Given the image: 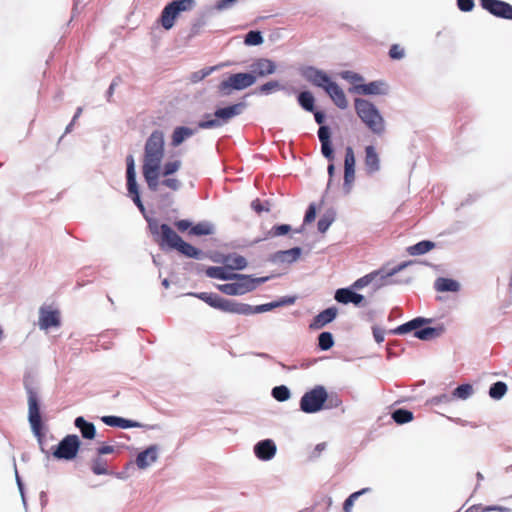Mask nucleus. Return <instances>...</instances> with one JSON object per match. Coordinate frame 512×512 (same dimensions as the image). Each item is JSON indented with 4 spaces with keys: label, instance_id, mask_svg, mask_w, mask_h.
<instances>
[{
    "label": "nucleus",
    "instance_id": "obj_28",
    "mask_svg": "<svg viewBox=\"0 0 512 512\" xmlns=\"http://www.w3.org/2000/svg\"><path fill=\"white\" fill-rule=\"evenodd\" d=\"M318 139L321 144V154L328 160V162H334L335 160V149L332 142V132L322 131L318 134Z\"/></svg>",
    "mask_w": 512,
    "mask_h": 512
},
{
    "label": "nucleus",
    "instance_id": "obj_34",
    "mask_svg": "<svg viewBox=\"0 0 512 512\" xmlns=\"http://www.w3.org/2000/svg\"><path fill=\"white\" fill-rule=\"evenodd\" d=\"M291 231H293V229L290 224H275L271 227L269 231H267L264 238H256L252 241V244H258L261 241L266 240L268 238L285 236L289 234Z\"/></svg>",
    "mask_w": 512,
    "mask_h": 512
},
{
    "label": "nucleus",
    "instance_id": "obj_8",
    "mask_svg": "<svg viewBox=\"0 0 512 512\" xmlns=\"http://www.w3.org/2000/svg\"><path fill=\"white\" fill-rule=\"evenodd\" d=\"M195 6V0H171L163 7L156 22L164 30L169 31L175 26L181 13L192 11Z\"/></svg>",
    "mask_w": 512,
    "mask_h": 512
},
{
    "label": "nucleus",
    "instance_id": "obj_21",
    "mask_svg": "<svg viewBox=\"0 0 512 512\" xmlns=\"http://www.w3.org/2000/svg\"><path fill=\"white\" fill-rule=\"evenodd\" d=\"M254 455L260 461H270L277 453V446L273 439L266 438L258 441L253 447Z\"/></svg>",
    "mask_w": 512,
    "mask_h": 512
},
{
    "label": "nucleus",
    "instance_id": "obj_12",
    "mask_svg": "<svg viewBox=\"0 0 512 512\" xmlns=\"http://www.w3.org/2000/svg\"><path fill=\"white\" fill-rule=\"evenodd\" d=\"M300 76L314 87L323 91L334 81L332 77L323 69L313 65H305L299 68Z\"/></svg>",
    "mask_w": 512,
    "mask_h": 512
},
{
    "label": "nucleus",
    "instance_id": "obj_15",
    "mask_svg": "<svg viewBox=\"0 0 512 512\" xmlns=\"http://www.w3.org/2000/svg\"><path fill=\"white\" fill-rule=\"evenodd\" d=\"M355 167H356V158L354 154V150L351 146H347L345 148V156H344V179H343V193L345 195L350 194L353 183L355 181Z\"/></svg>",
    "mask_w": 512,
    "mask_h": 512
},
{
    "label": "nucleus",
    "instance_id": "obj_6",
    "mask_svg": "<svg viewBox=\"0 0 512 512\" xmlns=\"http://www.w3.org/2000/svg\"><path fill=\"white\" fill-rule=\"evenodd\" d=\"M247 96L248 94L243 97L242 101L237 103H232L225 107H217L213 113L214 118H212V114L205 113L203 118L198 121L197 127L199 129H214L228 123L232 118L242 114L247 108L248 104L245 101Z\"/></svg>",
    "mask_w": 512,
    "mask_h": 512
},
{
    "label": "nucleus",
    "instance_id": "obj_35",
    "mask_svg": "<svg viewBox=\"0 0 512 512\" xmlns=\"http://www.w3.org/2000/svg\"><path fill=\"white\" fill-rule=\"evenodd\" d=\"M336 216L337 213L334 208L326 209L317 222L318 232L321 234L326 233L333 222L336 220Z\"/></svg>",
    "mask_w": 512,
    "mask_h": 512
},
{
    "label": "nucleus",
    "instance_id": "obj_59",
    "mask_svg": "<svg viewBox=\"0 0 512 512\" xmlns=\"http://www.w3.org/2000/svg\"><path fill=\"white\" fill-rule=\"evenodd\" d=\"M296 301V296L286 295L273 300L275 308H280L284 306H289L294 304Z\"/></svg>",
    "mask_w": 512,
    "mask_h": 512
},
{
    "label": "nucleus",
    "instance_id": "obj_33",
    "mask_svg": "<svg viewBox=\"0 0 512 512\" xmlns=\"http://www.w3.org/2000/svg\"><path fill=\"white\" fill-rule=\"evenodd\" d=\"M436 247V243L432 240H421L413 245L406 248V252L410 256H421L424 255Z\"/></svg>",
    "mask_w": 512,
    "mask_h": 512
},
{
    "label": "nucleus",
    "instance_id": "obj_11",
    "mask_svg": "<svg viewBox=\"0 0 512 512\" xmlns=\"http://www.w3.org/2000/svg\"><path fill=\"white\" fill-rule=\"evenodd\" d=\"M24 386L28 394V419L35 435H41L42 419L36 391L28 379L24 380Z\"/></svg>",
    "mask_w": 512,
    "mask_h": 512
},
{
    "label": "nucleus",
    "instance_id": "obj_9",
    "mask_svg": "<svg viewBox=\"0 0 512 512\" xmlns=\"http://www.w3.org/2000/svg\"><path fill=\"white\" fill-rule=\"evenodd\" d=\"M254 84V76L249 71L226 73L225 78L217 85V93L220 97H229L234 92L245 90Z\"/></svg>",
    "mask_w": 512,
    "mask_h": 512
},
{
    "label": "nucleus",
    "instance_id": "obj_50",
    "mask_svg": "<svg viewBox=\"0 0 512 512\" xmlns=\"http://www.w3.org/2000/svg\"><path fill=\"white\" fill-rule=\"evenodd\" d=\"M181 167V161L180 160H173L168 161L163 165V168H160V175H163L164 177H168L176 173Z\"/></svg>",
    "mask_w": 512,
    "mask_h": 512
},
{
    "label": "nucleus",
    "instance_id": "obj_38",
    "mask_svg": "<svg viewBox=\"0 0 512 512\" xmlns=\"http://www.w3.org/2000/svg\"><path fill=\"white\" fill-rule=\"evenodd\" d=\"M75 426L80 430L82 436L86 439H93L96 434L93 423L87 422L83 417L75 419Z\"/></svg>",
    "mask_w": 512,
    "mask_h": 512
},
{
    "label": "nucleus",
    "instance_id": "obj_25",
    "mask_svg": "<svg viewBox=\"0 0 512 512\" xmlns=\"http://www.w3.org/2000/svg\"><path fill=\"white\" fill-rule=\"evenodd\" d=\"M336 107L341 110L348 108V100L343 89L336 81H333L324 91Z\"/></svg>",
    "mask_w": 512,
    "mask_h": 512
},
{
    "label": "nucleus",
    "instance_id": "obj_40",
    "mask_svg": "<svg viewBox=\"0 0 512 512\" xmlns=\"http://www.w3.org/2000/svg\"><path fill=\"white\" fill-rule=\"evenodd\" d=\"M278 90H287L285 86H283L278 80H270L260 86H258L255 90L256 94L259 95H270Z\"/></svg>",
    "mask_w": 512,
    "mask_h": 512
},
{
    "label": "nucleus",
    "instance_id": "obj_10",
    "mask_svg": "<svg viewBox=\"0 0 512 512\" xmlns=\"http://www.w3.org/2000/svg\"><path fill=\"white\" fill-rule=\"evenodd\" d=\"M327 389L323 385H315L307 390L300 398V410L306 414H315L325 410Z\"/></svg>",
    "mask_w": 512,
    "mask_h": 512
},
{
    "label": "nucleus",
    "instance_id": "obj_7",
    "mask_svg": "<svg viewBox=\"0 0 512 512\" xmlns=\"http://www.w3.org/2000/svg\"><path fill=\"white\" fill-rule=\"evenodd\" d=\"M130 199L134 202V204L138 207L141 214L148 224V229L152 236L154 237L155 242L162 237V228L163 223L159 224V221L154 218L151 213L147 212L142 199L139 184L136 180V172H135V164L134 159L130 155Z\"/></svg>",
    "mask_w": 512,
    "mask_h": 512
},
{
    "label": "nucleus",
    "instance_id": "obj_48",
    "mask_svg": "<svg viewBox=\"0 0 512 512\" xmlns=\"http://www.w3.org/2000/svg\"><path fill=\"white\" fill-rule=\"evenodd\" d=\"M370 491V488H362L358 491H355L353 493H351L345 500H344V503H343V511L344 512H350L354 506V503L355 501L363 494L367 493Z\"/></svg>",
    "mask_w": 512,
    "mask_h": 512
},
{
    "label": "nucleus",
    "instance_id": "obj_39",
    "mask_svg": "<svg viewBox=\"0 0 512 512\" xmlns=\"http://www.w3.org/2000/svg\"><path fill=\"white\" fill-rule=\"evenodd\" d=\"M391 418L398 425L411 422L414 419L413 412L407 408H397L392 411Z\"/></svg>",
    "mask_w": 512,
    "mask_h": 512
},
{
    "label": "nucleus",
    "instance_id": "obj_5",
    "mask_svg": "<svg viewBox=\"0 0 512 512\" xmlns=\"http://www.w3.org/2000/svg\"><path fill=\"white\" fill-rule=\"evenodd\" d=\"M355 113L365 127L375 136L381 137L386 132V122L378 107L365 98L354 99Z\"/></svg>",
    "mask_w": 512,
    "mask_h": 512
},
{
    "label": "nucleus",
    "instance_id": "obj_4",
    "mask_svg": "<svg viewBox=\"0 0 512 512\" xmlns=\"http://www.w3.org/2000/svg\"><path fill=\"white\" fill-rule=\"evenodd\" d=\"M157 244L163 251L175 250L182 256L194 260H203L207 253L186 242L169 224L163 223L162 237Z\"/></svg>",
    "mask_w": 512,
    "mask_h": 512
},
{
    "label": "nucleus",
    "instance_id": "obj_43",
    "mask_svg": "<svg viewBox=\"0 0 512 512\" xmlns=\"http://www.w3.org/2000/svg\"><path fill=\"white\" fill-rule=\"evenodd\" d=\"M220 67L221 65L204 67L198 71L192 72L189 79L192 83H198L211 75L213 72L217 71Z\"/></svg>",
    "mask_w": 512,
    "mask_h": 512
},
{
    "label": "nucleus",
    "instance_id": "obj_64",
    "mask_svg": "<svg viewBox=\"0 0 512 512\" xmlns=\"http://www.w3.org/2000/svg\"><path fill=\"white\" fill-rule=\"evenodd\" d=\"M373 338L377 344H381L385 340V330L377 325L372 326Z\"/></svg>",
    "mask_w": 512,
    "mask_h": 512
},
{
    "label": "nucleus",
    "instance_id": "obj_63",
    "mask_svg": "<svg viewBox=\"0 0 512 512\" xmlns=\"http://www.w3.org/2000/svg\"><path fill=\"white\" fill-rule=\"evenodd\" d=\"M452 399H454L452 394L449 395V394L443 393V394L432 397L430 400V403L432 405H440L442 403H449Z\"/></svg>",
    "mask_w": 512,
    "mask_h": 512
},
{
    "label": "nucleus",
    "instance_id": "obj_57",
    "mask_svg": "<svg viewBox=\"0 0 512 512\" xmlns=\"http://www.w3.org/2000/svg\"><path fill=\"white\" fill-rule=\"evenodd\" d=\"M388 55L393 60H401L405 57V50L399 44H392Z\"/></svg>",
    "mask_w": 512,
    "mask_h": 512
},
{
    "label": "nucleus",
    "instance_id": "obj_22",
    "mask_svg": "<svg viewBox=\"0 0 512 512\" xmlns=\"http://www.w3.org/2000/svg\"><path fill=\"white\" fill-rule=\"evenodd\" d=\"M433 318H426L423 316H417L391 330H389L390 334L393 335H405L411 332H415L421 326L431 324L433 322Z\"/></svg>",
    "mask_w": 512,
    "mask_h": 512
},
{
    "label": "nucleus",
    "instance_id": "obj_55",
    "mask_svg": "<svg viewBox=\"0 0 512 512\" xmlns=\"http://www.w3.org/2000/svg\"><path fill=\"white\" fill-rule=\"evenodd\" d=\"M207 13L203 12L198 17H196L191 25V35H197L200 29L206 25L207 23Z\"/></svg>",
    "mask_w": 512,
    "mask_h": 512
},
{
    "label": "nucleus",
    "instance_id": "obj_52",
    "mask_svg": "<svg viewBox=\"0 0 512 512\" xmlns=\"http://www.w3.org/2000/svg\"><path fill=\"white\" fill-rule=\"evenodd\" d=\"M102 421L112 427H120L123 429L128 428V419L116 417V416H104L102 417Z\"/></svg>",
    "mask_w": 512,
    "mask_h": 512
},
{
    "label": "nucleus",
    "instance_id": "obj_45",
    "mask_svg": "<svg viewBox=\"0 0 512 512\" xmlns=\"http://www.w3.org/2000/svg\"><path fill=\"white\" fill-rule=\"evenodd\" d=\"M264 37L262 35V32L260 30H250L248 31L244 36L243 43L246 46H259L263 44Z\"/></svg>",
    "mask_w": 512,
    "mask_h": 512
},
{
    "label": "nucleus",
    "instance_id": "obj_62",
    "mask_svg": "<svg viewBox=\"0 0 512 512\" xmlns=\"http://www.w3.org/2000/svg\"><path fill=\"white\" fill-rule=\"evenodd\" d=\"M237 2L238 0H218L215 3L213 9L218 11L228 10L232 8Z\"/></svg>",
    "mask_w": 512,
    "mask_h": 512
},
{
    "label": "nucleus",
    "instance_id": "obj_41",
    "mask_svg": "<svg viewBox=\"0 0 512 512\" xmlns=\"http://www.w3.org/2000/svg\"><path fill=\"white\" fill-rule=\"evenodd\" d=\"M508 386L504 381H496L489 387V397L493 400H501L507 393Z\"/></svg>",
    "mask_w": 512,
    "mask_h": 512
},
{
    "label": "nucleus",
    "instance_id": "obj_26",
    "mask_svg": "<svg viewBox=\"0 0 512 512\" xmlns=\"http://www.w3.org/2000/svg\"><path fill=\"white\" fill-rule=\"evenodd\" d=\"M445 332L443 323L436 326H429V324L421 326L414 332V337L421 341H430L440 337Z\"/></svg>",
    "mask_w": 512,
    "mask_h": 512
},
{
    "label": "nucleus",
    "instance_id": "obj_56",
    "mask_svg": "<svg viewBox=\"0 0 512 512\" xmlns=\"http://www.w3.org/2000/svg\"><path fill=\"white\" fill-rule=\"evenodd\" d=\"M317 216V206L314 202L310 203L305 211V215L303 218L304 225H308L312 223Z\"/></svg>",
    "mask_w": 512,
    "mask_h": 512
},
{
    "label": "nucleus",
    "instance_id": "obj_29",
    "mask_svg": "<svg viewBox=\"0 0 512 512\" xmlns=\"http://www.w3.org/2000/svg\"><path fill=\"white\" fill-rule=\"evenodd\" d=\"M433 288L437 292L458 293L461 290V284L456 279L441 276L436 278Z\"/></svg>",
    "mask_w": 512,
    "mask_h": 512
},
{
    "label": "nucleus",
    "instance_id": "obj_54",
    "mask_svg": "<svg viewBox=\"0 0 512 512\" xmlns=\"http://www.w3.org/2000/svg\"><path fill=\"white\" fill-rule=\"evenodd\" d=\"M91 469L96 475H104L108 473L107 462L100 457H97L92 461Z\"/></svg>",
    "mask_w": 512,
    "mask_h": 512
},
{
    "label": "nucleus",
    "instance_id": "obj_42",
    "mask_svg": "<svg viewBox=\"0 0 512 512\" xmlns=\"http://www.w3.org/2000/svg\"><path fill=\"white\" fill-rule=\"evenodd\" d=\"M317 348L320 350V351H328L330 350L334 344H335V341H334V336L331 332L329 331H323L321 332L318 337H317Z\"/></svg>",
    "mask_w": 512,
    "mask_h": 512
},
{
    "label": "nucleus",
    "instance_id": "obj_20",
    "mask_svg": "<svg viewBox=\"0 0 512 512\" xmlns=\"http://www.w3.org/2000/svg\"><path fill=\"white\" fill-rule=\"evenodd\" d=\"M303 249L300 246H294L287 250H279L269 255L268 261L273 264H293L302 255Z\"/></svg>",
    "mask_w": 512,
    "mask_h": 512
},
{
    "label": "nucleus",
    "instance_id": "obj_19",
    "mask_svg": "<svg viewBox=\"0 0 512 512\" xmlns=\"http://www.w3.org/2000/svg\"><path fill=\"white\" fill-rule=\"evenodd\" d=\"M38 324L42 330L59 327L61 324L59 310L53 309L51 306H41L39 309Z\"/></svg>",
    "mask_w": 512,
    "mask_h": 512
},
{
    "label": "nucleus",
    "instance_id": "obj_31",
    "mask_svg": "<svg viewBox=\"0 0 512 512\" xmlns=\"http://www.w3.org/2000/svg\"><path fill=\"white\" fill-rule=\"evenodd\" d=\"M197 132V129L188 126H176L171 135V146L178 147L188 138L192 137Z\"/></svg>",
    "mask_w": 512,
    "mask_h": 512
},
{
    "label": "nucleus",
    "instance_id": "obj_58",
    "mask_svg": "<svg viewBox=\"0 0 512 512\" xmlns=\"http://www.w3.org/2000/svg\"><path fill=\"white\" fill-rule=\"evenodd\" d=\"M251 208L256 212V213H261V212H268L270 211V203L269 201H261L260 199H255L251 202Z\"/></svg>",
    "mask_w": 512,
    "mask_h": 512
},
{
    "label": "nucleus",
    "instance_id": "obj_17",
    "mask_svg": "<svg viewBox=\"0 0 512 512\" xmlns=\"http://www.w3.org/2000/svg\"><path fill=\"white\" fill-rule=\"evenodd\" d=\"M249 67V73L254 76L255 83L257 82L258 78L272 75L276 72L277 69L275 61L264 57L256 58L253 60Z\"/></svg>",
    "mask_w": 512,
    "mask_h": 512
},
{
    "label": "nucleus",
    "instance_id": "obj_36",
    "mask_svg": "<svg viewBox=\"0 0 512 512\" xmlns=\"http://www.w3.org/2000/svg\"><path fill=\"white\" fill-rule=\"evenodd\" d=\"M215 233V226L210 221H200L196 224L193 223L192 230L189 231L190 236L202 237Z\"/></svg>",
    "mask_w": 512,
    "mask_h": 512
},
{
    "label": "nucleus",
    "instance_id": "obj_2",
    "mask_svg": "<svg viewBox=\"0 0 512 512\" xmlns=\"http://www.w3.org/2000/svg\"><path fill=\"white\" fill-rule=\"evenodd\" d=\"M164 133L156 129L152 131L145 142L142 174L151 192L159 187L160 167L164 157Z\"/></svg>",
    "mask_w": 512,
    "mask_h": 512
},
{
    "label": "nucleus",
    "instance_id": "obj_46",
    "mask_svg": "<svg viewBox=\"0 0 512 512\" xmlns=\"http://www.w3.org/2000/svg\"><path fill=\"white\" fill-rule=\"evenodd\" d=\"M271 396L278 402H285L291 398V391L286 385H278L272 388Z\"/></svg>",
    "mask_w": 512,
    "mask_h": 512
},
{
    "label": "nucleus",
    "instance_id": "obj_61",
    "mask_svg": "<svg viewBox=\"0 0 512 512\" xmlns=\"http://www.w3.org/2000/svg\"><path fill=\"white\" fill-rule=\"evenodd\" d=\"M175 226L180 232H188L192 230L193 222L190 219H180L175 221Z\"/></svg>",
    "mask_w": 512,
    "mask_h": 512
},
{
    "label": "nucleus",
    "instance_id": "obj_27",
    "mask_svg": "<svg viewBox=\"0 0 512 512\" xmlns=\"http://www.w3.org/2000/svg\"><path fill=\"white\" fill-rule=\"evenodd\" d=\"M289 93L296 94L297 103L305 112L309 113L315 110L316 98L310 90L297 91L295 88H291Z\"/></svg>",
    "mask_w": 512,
    "mask_h": 512
},
{
    "label": "nucleus",
    "instance_id": "obj_49",
    "mask_svg": "<svg viewBox=\"0 0 512 512\" xmlns=\"http://www.w3.org/2000/svg\"><path fill=\"white\" fill-rule=\"evenodd\" d=\"M270 279L271 276L255 277L250 274H245V276L242 277V280H245L247 282L249 292L254 291L258 287V285L264 284Z\"/></svg>",
    "mask_w": 512,
    "mask_h": 512
},
{
    "label": "nucleus",
    "instance_id": "obj_14",
    "mask_svg": "<svg viewBox=\"0 0 512 512\" xmlns=\"http://www.w3.org/2000/svg\"><path fill=\"white\" fill-rule=\"evenodd\" d=\"M390 87L384 80H374L368 83L352 85L349 92L363 96H385L389 93Z\"/></svg>",
    "mask_w": 512,
    "mask_h": 512
},
{
    "label": "nucleus",
    "instance_id": "obj_23",
    "mask_svg": "<svg viewBox=\"0 0 512 512\" xmlns=\"http://www.w3.org/2000/svg\"><path fill=\"white\" fill-rule=\"evenodd\" d=\"M338 315V308L336 306H330L323 309L317 315H315L309 324L311 330H320L327 324L333 322Z\"/></svg>",
    "mask_w": 512,
    "mask_h": 512
},
{
    "label": "nucleus",
    "instance_id": "obj_53",
    "mask_svg": "<svg viewBox=\"0 0 512 512\" xmlns=\"http://www.w3.org/2000/svg\"><path fill=\"white\" fill-rule=\"evenodd\" d=\"M340 77L353 85L362 84L364 82V77L361 74L351 70H344L340 72Z\"/></svg>",
    "mask_w": 512,
    "mask_h": 512
},
{
    "label": "nucleus",
    "instance_id": "obj_37",
    "mask_svg": "<svg viewBox=\"0 0 512 512\" xmlns=\"http://www.w3.org/2000/svg\"><path fill=\"white\" fill-rule=\"evenodd\" d=\"M226 259H227L228 267L231 272H233L234 270H238V271L244 270L248 265L246 258L237 253L226 254Z\"/></svg>",
    "mask_w": 512,
    "mask_h": 512
},
{
    "label": "nucleus",
    "instance_id": "obj_1",
    "mask_svg": "<svg viewBox=\"0 0 512 512\" xmlns=\"http://www.w3.org/2000/svg\"><path fill=\"white\" fill-rule=\"evenodd\" d=\"M416 262V260H406L392 268L381 267L365 274L350 286L338 288L334 293V299L343 305L353 304L356 307H364L367 304L366 298L363 294L358 293V290L369 287L371 296L384 286L410 284L413 279L412 276L396 278L394 276Z\"/></svg>",
    "mask_w": 512,
    "mask_h": 512
},
{
    "label": "nucleus",
    "instance_id": "obj_44",
    "mask_svg": "<svg viewBox=\"0 0 512 512\" xmlns=\"http://www.w3.org/2000/svg\"><path fill=\"white\" fill-rule=\"evenodd\" d=\"M311 113L314 116L315 122L319 126L317 135L321 134L322 131L332 132L331 127L325 123L326 119H327V115L324 110L317 109V107H316L315 110Z\"/></svg>",
    "mask_w": 512,
    "mask_h": 512
},
{
    "label": "nucleus",
    "instance_id": "obj_18",
    "mask_svg": "<svg viewBox=\"0 0 512 512\" xmlns=\"http://www.w3.org/2000/svg\"><path fill=\"white\" fill-rule=\"evenodd\" d=\"M234 276H236L234 277V282L217 284L216 288L221 293L229 296H241L246 293H249L247 282L245 280H242V277H244L245 274L234 273Z\"/></svg>",
    "mask_w": 512,
    "mask_h": 512
},
{
    "label": "nucleus",
    "instance_id": "obj_13",
    "mask_svg": "<svg viewBox=\"0 0 512 512\" xmlns=\"http://www.w3.org/2000/svg\"><path fill=\"white\" fill-rule=\"evenodd\" d=\"M80 448V440L77 435L71 434L65 436L53 451V456L57 459L72 460L76 457Z\"/></svg>",
    "mask_w": 512,
    "mask_h": 512
},
{
    "label": "nucleus",
    "instance_id": "obj_60",
    "mask_svg": "<svg viewBox=\"0 0 512 512\" xmlns=\"http://www.w3.org/2000/svg\"><path fill=\"white\" fill-rule=\"evenodd\" d=\"M456 5L462 12H471L475 7V0H456Z\"/></svg>",
    "mask_w": 512,
    "mask_h": 512
},
{
    "label": "nucleus",
    "instance_id": "obj_30",
    "mask_svg": "<svg viewBox=\"0 0 512 512\" xmlns=\"http://www.w3.org/2000/svg\"><path fill=\"white\" fill-rule=\"evenodd\" d=\"M234 273L230 271L228 264L224 266H208L205 270L207 277L221 281L234 280Z\"/></svg>",
    "mask_w": 512,
    "mask_h": 512
},
{
    "label": "nucleus",
    "instance_id": "obj_3",
    "mask_svg": "<svg viewBox=\"0 0 512 512\" xmlns=\"http://www.w3.org/2000/svg\"><path fill=\"white\" fill-rule=\"evenodd\" d=\"M185 295L195 297L214 309L237 315L249 316L276 309L273 301L253 306L233 299L224 298L214 292H188Z\"/></svg>",
    "mask_w": 512,
    "mask_h": 512
},
{
    "label": "nucleus",
    "instance_id": "obj_16",
    "mask_svg": "<svg viewBox=\"0 0 512 512\" xmlns=\"http://www.w3.org/2000/svg\"><path fill=\"white\" fill-rule=\"evenodd\" d=\"M481 8L496 18L512 20V5L503 0H479Z\"/></svg>",
    "mask_w": 512,
    "mask_h": 512
},
{
    "label": "nucleus",
    "instance_id": "obj_47",
    "mask_svg": "<svg viewBox=\"0 0 512 512\" xmlns=\"http://www.w3.org/2000/svg\"><path fill=\"white\" fill-rule=\"evenodd\" d=\"M473 394V386L469 383L458 385L452 392L454 399L466 400Z\"/></svg>",
    "mask_w": 512,
    "mask_h": 512
},
{
    "label": "nucleus",
    "instance_id": "obj_51",
    "mask_svg": "<svg viewBox=\"0 0 512 512\" xmlns=\"http://www.w3.org/2000/svg\"><path fill=\"white\" fill-rule=\"evenodd\" d=\"M343 401L337 392H328L324 403L325 410L335 409L342 405Z\"/></svg>",
    "mask_w": 512,
    "mask_h": 512
},
{
    "label": "nucleus",
    "instance_id": "obj_32",
    "mask_svg": "<svg viewBox=\"0 0 512 512\" xmlns=\"http://www.w3.org/2000/svg\"><path fill=\"white\" fill-rule=\"evenodd\" d=\"M365 166L368 174H373L380 170V159L373 145L365 147Z\"/></svg>",
    "mask_w": 512,
    "mask_h": 512
},
{
    "label": "nucleus",
    "instance_id": "obj_24",
    "mask_svg": "<svg viewBox=\"0 0 512 512\" xmlns=\"http://www.w3.org/2000/svg\"><path fill=\"white\" fill-rule=\"evenodd\" d=\"M159 446L152 444L137 454L135 463L139 469H146L158 459Z\"/></svg>",
    "mask_w": 512,
    "mask_h": 512
}]
</instances>
